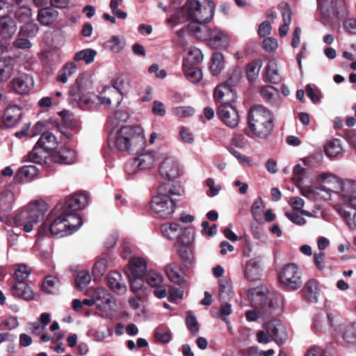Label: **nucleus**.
Wrapping results in <instances>:
<instances>
[{
	"mask_svg": "<svg viewBox=\"0 0 356 356\" xmlns=\"http://www.w3.org/2000/svg\"><path fill=\"white\" fill-rule=\"evenodd\" d=\"M17 24L10 16L0 19V36L6 40L13 38L17 31Z\"/></svg>",
	"mask_w": 356,
	"mask_h": 356,
	"instance_id": "nucleus-28",
	"label": "nucleus"
},
{
	"mask_svg": "<svg viewBox=\"0 0 356 356\" xmlns=\"http://www.w3.org/2000/svg\"><path fill=\"white\" fill-rule=\"evenodd\" d=\"M343 340L348 343H356V326L353 324L348 326L343 334Z\"/></svg>",
	"mask_w": 356,
	"mask_h": 356,
	"instance_id": "nucleus-61",
	"label": "nucleus"
},
{
	"mask_svg": "<svg viewBox=\"0 0 356 356\" xmlns=\"http://www.w3.org/2000/svg\"><path fill=\"white\" fill-rule=\"evenodd\" d=\"M31 271L28 266L24 264H19L14 273V279L16 282H26L29 277Z\"/></svg>",
	"mask_w": 356,
	"mask_h": 356,
	"instance_id": "nucleus-55",
	"label": "nucleus"
},
{
	"mask_svg": "<svg viewBox=\"0 0 356 356\" xmlns=\"http://www.w3.org/2000/svg\"><path fill=\"white\" fill-rule=\"evenodd\" d=\"M166 185L161 184L158 187V194L154 195L150 203V208L157 218H168L172 215L176 208V204L170 195L165 194Z\"/></svg>",
	"mask_w": 356,
	"mask_h": 356,
	"instance_id": "nucleus-11",
	"label": "nucleus"
},
{
	"mask_svg": "<svg viewBox=\"0 0 356 356\" xmlns=\"http://www.w3.org/2000/svg\"><path fill=\"white\" fill-rule=\"evenodd\" d=\"M38 31V26L31 20L29 22L24 23V24L20 27L19 33L20 35H24L26 38H33L37 35Z\"/></svg>",
	"mask_w": 356,
	"mask_h": 356,
	"instance_id": "nucleus-47",
	"label": "nucleus"
},
{
	"mask_svg": "<svg viewBox=\"0 0 356 356\" xmlns=\"http://www.w3.org/2000/svg\"><path fill=\"white\" fill-rule=\"evenodd\" d=\"M264 329L277 344H283L287 339L284 326L279 320H272L264 324Z\"/></svg>",
	"mask_w": 356,
	"mask_h": 356,
	"instance_id": "nucleus-16",
	"label": "nucleus"
},
{
	"mask_svg": "<svg viewBox=\"0 0 356 356\" xmlns=\"http://www.w3.org/2000/svg\"><path fill=\"white\" fill-rule=\"evenodd\" d=\"M214 10L215 5L211 0L207 1L204 6L200 3V0H187L181 12L174 14L168 19V22L178 24L180 15L186 14L188 17L193 20L187 26V31L197 35L202 31V28L198 24L209 22L213 16Z\"/></svg>",
	"mask_w": 356,
	"mask_h": 356,
	"instance_id": "nucleus-1",
	"label": "nucleus"
},
{
	"mask_svg": "<svg viewBox=\"0 0 356 356\" xmlns=\"http://www.w3.org/2000/svg\"><path fill=\"white\" fill-rule=\"evenodd\" d=\"M209 45L212 49H226L229 39L227 34L219 29H208Z\"/></svg>",
	"mask_w": 356,
	"mask_h": 356,
	"instance_id": "nucleus-22",
	"label": "nucleus"
},
{
	"mask_svg": "<svg viewBox=\"0 0 356 356\" xmlns=\"http://www.w3.org/2000/svg\"><path fill=\"white\" fill-rule=\"evenodd\" d=\"M10 291L13 296L26 301L32 300L34 293L26 282H16L10 285Z\"/></svg>",
	"mask_w": 356,
	"mask_h": 356,
	"instance_id": "nucleus-23",
	"label": "nucleus"
},
{
	"mask_svg": "<svg viewBox=\"0 0 356 356\" xmlns=\"http://www.w3.org/2000/svg\"><path fill=\"white\" fill-rule=\"evenodd\" d=\"M107 269V261L105 258L98 259L93 265L92 274L95 277L102 276Z\"/></svg>",
	"mask_w": 356,
	"mask_h": 356,
	"instance_id": "nucleus-58",
	"label": "nucleus"
},
{
	"mask_svg": "<svg viewBox=\"0 0 356 356\" xmlns=\"http://www.w3.org/2000/svg\"><path fill=\"white\" fill-rule=\"evenodd\" d=\"M92 297L93 300H95V302L96 303L97 307L99 306V301H102V302L104 304H109L111 302V298L109 297V295L107 293V291L104 288H97L93 291Z\"/></svg>",
	"mask_w": 356,
	"mask_h": 356,
	"instance_id": "nucleus-53",
	"label": "nucleus"
},
{
	"mask_svg": "<svg viewBox=\"0 0 356 356\" xmlns=\"http://www.w3.org/2000/svg\"><path fill=\"white\" fill-rule=\"evenodd\" d=\"M161 159V157H157ZM159 167V172L161 177L172 180L181 177L184 172L176 157H162Z\"/></svg>",
	"mask_w": 356,
	"mask_h": 356,
	"instance_id": "nucleus-13",
	"label": "nucleus"
},
{
	"mask_svg": "<svg viewBox=\"0 0 356 356\" xmlns=\"http://www.w3.org/2000/svg\"><path fill=\"white\" fill-rule=\"evenodd\" d=\"M251 305L257 310H248L245 317L248 321H257L260 315L268 317L274 314L277 305L269 293H264L259 288L252 289L248 293Z\"/></svg>",
	"mask_w": 356,
	"mask_h": 356,
	"instance_id": "nucleus-6",
	"label": "nucleus"
},
{
	"mask_svg": "<svg viewBox=\"0 0 356 356\" xmlns=\"http://www.w3.org/2000/svg\"><path fill=\"white\" fill-rule=\"evenodd\" d=\"M261 96L268 102H272L275 95H279V90L271 86H264L259 90Z\"/></svg>",
	"mask_w": 356,
	"mask_h": 356,
	"instance_id": "nucleus-57",
	"label": "nucleus"
},
{
	"mask_svg": "<svg viewBox=\"0 0 356 356\" xmlns=\"http://www.w3.org/2000/svg\"><path fill=\"white\" fill-rule=\"evenodd\" d=\"M213 97L220 102V105L232 104L236 99V92L233 87L222 83L216 87Z\"/></svg>",
	"mask_w": 356,
	"mask_h": 356,
	"instance_id": "nucleus-18",
	"label": "nucleus"
},
{
	"mask_svg": "<svg viewBox=\"0 0 356 356\" xmlns=\"http://www.w3.org/2000/svg\"><path fill=\"white\" fill-rule=\"evenodd\" d=\"M165 272L168 279L176 284H181L185 282L184 274L177 262H172L165 266Z\"/></svg>",
	"mask_w": 356,
	"mask_h": 356,
	"instance_id": "nucleus-30",
	"label": "nucleus"
},
{
	"mask_svg": "<svg viewBox=\"0 0 356 356\" xmlns=\"http://www.w3.org/2000/svg\"><path fill=\"white\" fill-rule=\"evenodd\" d=\"M129 280L131 291L134 293H139L140 291L142 290L144 282L145 281L144 276L129 277Z\"/></svg>",
	"mask_w": 356,
	"mask_h": 356,
	"instance_id": "nucleus-62",
	"label": "nucleus"
},
{
	"mask_svg": "<svg viewBox=\"0 0 356 356\" xmlns=\"http://www.w3.org/2000/svg\"><path fill=\"white\" fill-rule=\"evenodd\" d=\"M186 325L191 334L195 336L200 331V327L194 314L188 311L186 312Z\"/></svg>",
	"mask_w": 356,
	"mask_h": 356,
	"instance_id": "nucleus-49",
	"label": "nucleus"
},
{
	"mask_svg": "<svg viewBox=\"0 0 356 356\" xmlns=\"http://www.w3.org/2000/svg\"><path fill=\"white\" fill-rule=\"evenodd\" d=\"M147 269V262L142 257H134L129 262V267L125 269L128 277L144 276Z\"/></svg>",
	"mask_w": 356,
	"mask_h": 356,
	"instance_id": "nucleus-24",
	"label": "nucleus"
},
{
	"mask_svg": "<svg viewBox=\"0 0 356 356\" xmlns=\"http://www.w3.org/2000/svg\"><path fill=\"white\" fill-rule=\"evenodd\" d=\"M97 51L92 49H85L75 54L74 60L75 62L84 61L86 64H90L94 61Z\"/></svg>",
	"mask_w": 356,
	"mask_h": 356,
	"instance_id": "nucleus-42",
	"label": "nucleus"
},
{
	"mask_svg": "<svg viewBox=\"0 0 356 356\" xmlns=\"http://www.w3.org/2000/svg\"><path fill=\"white\" fill-rule=\"evenodd\" d=\"M319 289L318 283L314 280L308 281L302 289L304 296L311 302H316Z\"/></svg>",
	"mask_w": 356,
	"mask_h": 356,
	"instance_id": "nucleus-37",
	"label": "nucleus"
},
{
	"mask_svg": "<svg viewBox=\"0 0 356 356\" xmlns=\"http://www.w3.org/2000/svg\"><path fill=\"white\" fill-rule=\"evenodd\" d=\"M14 17L19 23H26L31 20V10L27 6H17L12 9Z\"/></svg>",
	"mask_w": 356,
	"mask_h": 356,
	"instance_id": "nucleus-41",
	"label": "nucleus"
},
{
	"mask_svg": "<svg viewBox=\"0 0 356 356\" xmlns=\"http://www.w3.org/2000/svg\"><path fill=\"white\" fill-rule=\"evenodd\" d=\"M194 232L190 228L181 229L179 234L177 236V242L183 245H188L194 241Z\"/></svg>",
	"mask_w": 356,
	"mask_h": 356,
	"instance_id": "nucleus-48",
	"label": "nucleus"
},
{
	"mask_svg": "<svg viewBox=\"0 0 356 356\" xmlns=\"http://www.w3.org/2000/svg\"><path fill=\"white\" fill-rule=\"evenodd\" d=\"M217 115L220 120L227 127L234 128L239 123V115L232 104L219 105L217 109Z\"/></svg>",
	"mask_w": 356,
	"mask_h": 356,
	"instance_id": "nucleus-15",
	"label": "nucleus"
},
{
	"mask_svg": "<svg viewBox=\"0 0 356 356\" xmlns=\"http://www.w3.org/2000/svg\"><path fill=\"white\" fill-rule=\"evenodd\" d=\"M345 207L340 210V213L346 220L348 227L354 230L356 229V197L354 196L343 195Z\"/></svg>",
	"mask_w": 356,
	"mask_h": 356,
	"instance_id": "nucleus-17",
	"label": "nucleus"
},
{
	"mask_svg": "<svg viewBox=\"0 0 356 356\" xmlns=\"http://www.w3.org/2000/svg\"><path fill=\"white\" fill-rule=\"evenodd\" d=\"M322 184L314 189V193L324 200L331 198V193H339L342 195L346 192L353 193L356 191V182L354 181H343L340 178L333 175H322Z\"/></svg>",
	"mask_w": 356,
	"mask_h": 356,
	"instance_id": "nucleus-7",
	"label": "nucleus"
},
{
	"mask_svg": "<svg viewBox=\"0 0 356 356\" xmlns=\"http://www.w3.org/2000/svg\"><path fill=\"white\" fill-rule=\"evenodd\" d=\"M40 169L33 165H26L19 168L15 175V180L19 184L31 181L38 175Z\"/></svg>",
	"mask_w": 356,
	"mask_h": 356,
	"instance_id": "nucleus-29",
	"label": "nucleus"
},
{
	"mask_svg": "<svg viewBox=\"0 0 356 356\" xmlns=\"http://www.w3.org/2000/svg\"><path fill=\"white\" fill-rule=\"evenodd\" d=\"M155 339L163 343H167L172 339V333L164 327H158L155 330Z\"/></svg>",
	"mask_w": 356,
	"mask_h": 356,
	"instance_id": "nucleus-60",
	"label": "nucleus"
},
{
	"mask_svg": "<svg viewBox=\"0 0 356 356\" xmlns=\"http://www.w3.org/2000/svg\"><path fill=\"white\" fill-rule=\"evenodd\" d=\"M33 163L51 168L52 163L58 165H71L76 162V157H32Z\"/></svg>",
	"mask_w": 356,
	"mask_h": 356,
	"instance_id": "nucleus-27",
	"label": "nucleus"
},
{
	"mask_svg": "<svg viewBox=\"0 0 356 356\" xmlns=\"http://www.w3.org/2000/svg\"><path fill=\"white\" fill-rule=\"evenodd\" d=\"M225 65L224 56L222 53L214 52L212 55L210 64V71L214 76L218 75L222 70Z\"/></svg>",
	"mask_w": 356,
	"mask_h": 356,
	"instance_id": "nucleus-38",
	"label": "nucleus"
},
{
	"mask_svg": "<svg viewBox=\"0 0 356 356\" xmlns=\"http://www.w3.org/2000/svg\"><path fill=\"white\" fill-rule=\"evenodd\" d=\"M278 277L280 283L291 290H296L302 285L301 277L295 264L285 265L280 271Z\"/></svg>",
	"mask_w": 356,
	"mask_h": 356,
	"instance_id": "nucleus-12",
	"label": "nucleus"
},
{
	"mask_svg": "<svg viewBox=\"0 0 356 356\" xmlns=\"http://www.w3.org/2000/svg\"><path fill=\"white\" fill-rule=\"evenodd\" d=\"M203 60V55L199 49L195 48L188 51V56L184 60L183 64L197 65Z\"/></svg>",
	"mask_w": 356,
	"mask_h": 356,
	"instance_id": "nucleus-46",
	"label": "nucleus"
},
{
	"mask_svg": "<svg viewBox=\"0 0 356 356\" xmlns=\"http://www.w3.org/2000/svg\"><path fill=\"white\" fill-rule=\"evenodd\" d=\"M155 161L156 157H133L125 163L124 170L131 176L139 171L152 168Z\"/></svg>",
	"mask_w": 356,
	"mask_h": 356,
	"instance_id": "nucleus-14",
	"label": "nucleus"
},
{
	"mask_svg": "<svg viewBox=\"0 0 356 356\" xmlns=\"http://www.w3.org/2000/svg\"><path fill=\"white\" fill-rule=\"evenodd\" d=\"M146 139L140 126H122L117 132L115 146L120 152L145 156Z\"/></svg>",
	"mask_w": 356,
	"mask_h": 356,
	"instance_id": "nucleus-3",
	"label": "nucleus"
},
{
	"mask_svg": "<svg viewBox=\"0 0 356 356\" xmlns=\"http://www.w3.org/2000/svg\"><path fill=\"white\" fill-rule=\"evenodd\" d=\"M99 99L102 104L109 107H118L122 100V93L109 88L108 92H105V95L102 94Z\"/></svg>",
	"mask_w": 356,
	"mask_h": 356,
	"instance_id": "nucleus-35",
	"label": "nucleus"
},
{
	"mask_svg": "<svg viewBox=\"0 0 356 356\" xmlns=\"http://www.w3.org/2000/svg\"><path fill=\"white\" fill-rule=\"evenodd\" d=\"M48 209L47 203L42 200L32 201L15 214L14 224L17 227H22L24 232H31L33 226L43 218Z\"/></svg>",
	"mask_w": 356,
	"mask_h": 356,
	"instance_id": "nucleus-5",
	"label": "nucleus"
},
{
	"mask_svg": "<svg viewBox=\"0 0 356 356\" xmlns=\"http://www.w3.org/2000/svg\"><path fill=\"white\" fill-rule=\"evenodd\" d=\"M92 81L87 74H79L70 88L69 95L71 102L76 104L82 109L88 106L92 103L89 96Z\"/></svg>",
	"mask_w": 356,
	"mask_h": 356,
	"instance_id": "nucleus-8",
	"label": "nucleus"
},
{
	"mask_svg": "<svg viewBox=\"0 0 356 356\" xmlns=\"http://www.w3.org/2000/svg\"><path fill=\"white\" fill-rule=\"evenodd\" d=\"M57 147L56 138L51 132H44L40 137L33 149L29 152L27 156H38L37 152L39 149L43 150L44 152L48 153L56 149Z\"/></svg>",
	"mask_w": 356,
	"mask_h": 356,
	"instance_id": "nucleus-19",
	"label": "nucleus"
},
{
	"mask_svg": "<svg viewBox=\"0 0 356 356\" xmlns=\"http://www.w3.org/2000/svg\"><path fill=\"white\" fill-rule=\"evenodd\" d=\"M261 66V63L259 60H253L246 65L245 74L249 82L253 83L256 81Z\"/></svg>",
	"mask_w": 356,
	"mask_h": 356,
	"instance_id": "nucleus-43",
	"label": "nucleus"
},
{
	"mask_svg": "<svg viewBox=\"0 0 356 356\" xmlns=\"http://www.w3.org/2000/svg\"><path fill=\"white\" fill-rule=\"evenodd\" d=\"M90 281L91 276L88 270L79 271L77 273L75 279L76 286L80 290H82L86 286H87L88 284L90 282Z\"/></svg>",
	"mask_w": 356,
	"mask_h": 356,
	"instance_id": "nucleus-52",
	"label": "nucleus"
},
{
	"mask_svg": "<svg viewBox=\"0 0 356 356\" xmlns=\"http://www.w3.org/2000/svg\"><path fill=\"white\" fill-rule=\"evenodd\" d=\"M23 112L21 107L17 105L8 106L4 111L1 120L3 125L12 128L18 124L22 120Z\"/></svg>",
	"mask_w": 356,
	"mask_h": 356,
	"instance_id": "nucleus-20",
	"label": "nucleus"
},
{
	"mask_svg": "<svg viewBox=\"0 0 356 356\" xmlns=\"http://www.w3.org/2000/svg\"><path fill=\"white\" fill-rule=\"evenodd\" d=\"M218 296L221 302H229L233 297L231 280L227 277H223L219 280Z\"/></svg>",
	"mask_w": 356,
	"mask_h": 356,
	"instance_id": "nucleus-32",
	"label": "nucleus"
},
{
	"mask_svg": "<svg viewBox=\"0 0 356 356\" xmlns=\"http://www.w3.org/2000/svg\"><path fill=\"white\" fill-rule=\"evenodd\" d=\"M13 47L15 49H29L32 47V44L29 38L20 35V33H18L16 39L13 42Z\"/></svg>",
	"mask_w": 356,
	"mask_h": 356,
	"instance_id": "nucleus-59",
	"label": "nucleus"
},
{
	"mask_svg": "<svg viewBox=\"0 0 356 356\" xmlns=\"http://www.w3.org/2000/svg\"><path fill=\"white\" fill-rule=\"evenodd\" d=\"M77 70V66L74 62L66 63L58 72L56 81L65 83L68 78L73 75Z\"/></svg>",
	"mask_w": 356,
	"mask_h": 356,
	"instance_id": "nucleus-36",
	"label": "nucleus"
},
{
	"mask_svg": "<svg viewBox=\"0 0 356 356\" xmlns=\"http://www.w3.org/2000/svg\"><path fill=\"white\" fill-rule=\"evenodd\" d=\"M58 115L61 117L62 122L70 129H76L79 127V121L69 111L64 110Z\"/></svg>",
	"mask_w": 356,
	"mask_h": 356,
	"instance_id": "nucleus-50",
	"label": "nucleus"
},
{
	"mask_svg": "<svg viewBox=\"0 0 356 356\" xmlns=\"http://www.w3.org/2000/svg\"><path fill=\"white\" fill-rule=\"evenodd\" d=\"M11 85L15 92L25 95L33 88L34 81L31 75L24 73L13 79Z\"/></svg>",
	"mask_w": 356,
	"mask_h": 356,
	"instance_id": "nucleus-21",
	"label": "nucleus"
},
{
	"mask_svg": "<svg viewBox=\"0 0 356 356\" xmlns=\"http://www.w3.org/2000/svg\"><path fill=\"white\" fill-rule=\"evenodd\" d=\"M183 70L186 77L193 83H197L202 78V70L197 65L183 64Z\"/></svg>",
	"mask_w": 356,
	"mask_h": 356,
	"instance_id": "nucleus-39",
	"label": "nucleus"
},
{
	"mask_svg": "<svg viewBox=\"0 0 356 356\" xmlns=\"http://www.w3.org/2000/svg\"><path fill=\"white\" fill-rule=\"evenodd\" d=\"M56 281V278L54 276H46L42 286L44 292L47 293H52L54 292Z\"/></svg>",
	"mask_w": 356,
	"mask_h": 356,
	"instance_id": "nucleus-64",
	"label": "nucleus"
},
{
	"mask_svg": "<svg viewBox=\"0 0 356 356\" xmlns=\"http://www.w3.org/2000/svg\"><path fill=\"white\" fill-rule=\"evenodd\" d=\"M172 112L179 118H187L195 113V109L191 106H178L174 108Z\"/></svg>",
	"mask_w": 356,
	"mask_h": 356,
	"instance_id": "nucleus-63",
	"label": "nucleus"
},
{
	"mask_svg": "<svg viewBox=\"0 0 356 356\" xmlns=\"http://www.w3.org/2000/svg\"><path fill=\"white\" fill-rule=\"evenodd\" d=\"M265 74L266 79L270 83H278L282 80V78L278 73L277 65L274 63H268L265 68Z\"/></svg>",
	"mask_w": 356,
	"mask_h": 356,
	"instance_id": "nucleus-45",
	"label": "nucleus"
},
{
	"mask_svg": "<svg viewBox=\"0 0 356 356\" xmlns=\"http://www.w3.org/2000/svg\"><path fill=\"white\" fill-rule=\"evenodd\" d=\"M247 120L250 131L258 138H266L273 131V115L263 106H252L248 111Z\"/></svg>",
	"mask_w": 356,
	"mask_h": 356,
	"instance_id": "nucleus-4",
	"label": "nucleus"
},
{
	"mask_svg": "<svg viewBox=\"0 0 356 356\" xmlns=\"http://www.w3.org/2000/svg\"><path fill=\"white\" fill-rule=\"evenodd\" d=\"M144 277L147 284L152 288L158 286L163 282V275L154 270L146 271Z\"/></svg>",
	"mask_w": 356,
	"mask_h": 356,
	"instance_id": "nucleus-44",
	"label": "nucleus"
},
{
	"mask_svg": "<svg viewBox=\"0 0 356 356\" xmlns=\"http://www.w3.org/2000/svg\"><path fill=\"white\" fill-rule=\"evenodd\" d=\"M88 203V193L83 191L74 193L64 200L60 201L54 207V212L56 213L59 210H63L66 227L71 232L70 234L76 232L83 224L81 216L76 213V211L84 209Z\"/></svg>",
	"mask_w": 356,
	"mask_h": 356,
	"instance_id": "nucleus-2",
	"label": "nucleus"
},
{
	"mask_svg": "<svg viewBox=\"0 0 356 356\" xmlns=\"http://www.w3.org/2000/svg\"><path fill=\"white\" fill-rule=\"evenodd\" d=\"M326 156H338L343 152L341 140L334 138L327 141L324 145Z\"/></svg>",
	"mask_w": 356,
	"mask_h": 356,
	"instance_id": "nucleus-40",
	"label": "nucleus"
},
{
	"mask_svg": "<svg viewBox=\"0 0 356 356\" xmlns=\"http://www.w3.org/2000/svg\"><path fill=\"white\" fill-rule=\"evenodd\" d=\"M263 213V201L261 198H259L253 202L251 207V213L254 220L259 222L262 220Z\"/></svg>",
	"mask_w": 356,
	"mask_h": 356,
	"instance_id": "nucleus-56",
	"label": "nucleus"
},
{
	"mask_svg": "<svg viewBox=\"0 0 356 356\" xmlns=\"http://www.w3.org/2000/svg\"><path fill=\"white\" fill-rule=\"evenodd\" d=\"M318 10L321 22L324 26H332L335 22L339 23L348 15L345 0H331L330 6L326 4L321 6Z\"/></svg>",
	"mask_w": 356,
	"mask_h": 356,
	"instance_id": "nucleus-10",
	"label": "nucleus"
},
{
	"mask_svg": "<svg viewBox=\"0 0 356 356\" xmlns=\"http://www.w3.org/2000/svg\"><path fill=\"white\" fill-rule=\"evenodd\" d=\"M244 276L250 282L259 279L260 264L257 259H250L246 262L244 267Z\"/></svg>",
	"mask_w": 356,
	"mask_h": 356,
	"instance_id": "nucleus-31",
	"label": "nucleus"
},
{
	"mask_svg": "<svg viewBox=\"0 0 356 356\" xmlns=\"http://www.w3.org/2000/svg\"><path fill=\"white\" fill-rule=\"evenodd\" d=\"M14 194L6 191L0 195V220L4 218L13 209Z\"/></svg>",
	"mask_w": 356,
	"mask_h": 356,
	"instance_id": "nucleus-34",
	"label": "nucleus"
},
{
	"mask_svg": "<svg viewBox=\"0 0 356 356\" xmlns=\"http://www.w3.org/2000/svg\"><path fill=\"white\" fill-rule=\"evenodd\" d=\"M16 59L11 56L0 58V83L7 81L12 76Z\"/></svg>",
	"mask_w": 356,
	"mask_h": 356,
	"instance_id": "nucleus-25",
	"label": "nucleus"
},
{
	"mask_svg": "<svg viewBox=\"0 0 356 356\" xmlns=\"http://www.w3.org/2000/svg\"><path fill=\"white\" fill-rule=\"evenodd\" d=\"M58 13L52 7H45L40 9L38 19L42 25L49 26L58 18Z\"/></svg>",
	"mask_w": 356,
	"mask_h": 356,
	"instance_id": "nucleus-33",
	"label": "nucleus"
},
{
	"mask_svg": "<svg viewBox=\"0 0 356 356\" xmlns=\"http://www.w3.org/2000/svg\"><path fill=\"white\" fill-rule=\"evenodd\" d=\"M107 284L114 293L121 295L127 291V286L122 280V275L118 271H112L108 274Z\"/></svg>",
	"mask_w": 356,
	"mask_h": 356,
	"instance_id": "nucleus-26",
	"label": "nucleus"
},
{
	"mask_svg": "<svg viewBox=\"0 0 356 356\" xmlns=\"http://www.w3.org/2000/svg\"><path fill=\"white\" fill-rule=\"evenodd\" d=\"M242 77V72L239 68H235L231 70L227 73V79L223 82L226 85H229L231 87L236 86Z\"/></svg>",
	"mask_w": 356,
	"mask_h": 356,
	"instance_id": "nucleus-54",
	"label": "nucleus"
},
{
	"mask_svg": "<svg viewBox=\"0 0 356 356\" xmlns=\"http://www.w3.org/2000/svg\"><path fill=\"white\" fill-rule=\"evenodd\" d=\"M129 118V114L126 111L119 110L117 111L113 116L109 117L108 124L115 129L120 122H125Z\"/></svg>",
	"mask_w": 356,
	"mask_h": 356,
	"instance_id": "nucleus-51",
	"label": "nucleus"
},
{
	"mask_svg": "<svg viewBox=\"0 0 356 356\" xmlns=\"http://www.w3.org/2000/svg\"><path fill=\"white\" fill-rule=\"evenodd\" d=\"M70 231L67 229L65 219L63 216V210H59L56 213L54 209L50 213L47 219L40 225L38 234L40 235L51 234L52 236L62 238L70 235Z\"/></svg>",
	"mask_w": 356,
	"mask_h": 356,
	"instance_id": "nucleus-9",
	"label": "nucleus"
}]
</instances>
